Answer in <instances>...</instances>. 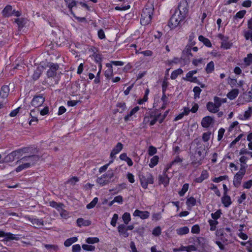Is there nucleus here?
Returning <instances> with one entry per match:
<instances>
[{"label":"nucleus","instance_id":"ddd939ff","mask_svg":"<svg viewBox=\"0 0 252 252\" xmlns=\"http://www.w3.org/2000/svg\"><path fill=\"white\" fill-rule=\"evenodd\" d=\"M10 89L8 86L3 85L0 90V97L1 98H6L9 95Z\"/></svg>","mask_w":252,"mask_h":252},{"label":"nucleus","instance_id":"f704fd0d","mask_svg":"<svg viewBox=\"0 0 252 252\" xmlns=\"http://www.w3.org/2000/svg\"><path fill=\"white\" fill-rule=\"evenodd\" d=\"M244 62L246 66H249L252 63V54L247 55V57L244 59Z\"/></svg>","mask_w":252,"mask_h":252},{"label":"nucleus","instance_id":"7c9ffc66","mask_svg":"<svg viewBox=\"0 0 252 252\" xmlns=\"http://www.w3.org/2000/svg\"><path fill=\"white\" fill-rule=\"evenodd\" d=\"M78 239L76 237H71L66 240L64 243V245L65 247H69L73 243L76 242Z\"/></svg>","mask_w":252,"mask_h":252},{"label":"nucleus","instance_id":"0eeeda50","mask_svg":"<svg viewBox=\"0 0 252 252\" xmlns=\"http://www.w3.org/2000/svg\"><path fill=\"white\" fill-rule=\"evenodd\" d=\"M245 173V167L241 165L239 171H238L234 177L233 185L236 188H238L240 186L242 180Z\"/></svg>","mask_w":252,"mask_h":252},{"label":"nucleus","instance_id":"69168bd1","mask_svg":"<svg viewBox=\"0 0 252 252\" xmlns=\"http://www.w3.org/2000/svg\"><path fill=\"white\" fill-rule=\"evenodd\" d=\"M191 231L192 233L198 234L200 232V227L198 225H194L192 228Z\"/></svg>","mask_w":252,"mask_h":252},{"label":"nucleus","instance_id":"ea45409f","mask_svg":"<svg viewBox=\"0 0 252 252\" xmlns=\"http://www.w3.org/2000/svg\"><path fill=\"white\" fill-rule=\"evenodd\" d=\"M209 225H210V230L211 231H214L216 229V225L218 224V221L216 220H210L209 221Z\"/></svg>","mask_w":252,"mask_h":252},{"label":"nucleus","instance_id":"6ab92c4d","mask_svg":"<svg viewBox=\"0 0 252 252\" xmlns=\"http://www.w3.org/2000/svg\"><path fill=\"white\" fill-rule=\"evenodd\" d=\"M206 107H207V110L209 112L213 113H216L217 112H218L219 111V109H218L216 104H215L212 102H210V101L208 102L207 103Z\"/></svg>","mask_w":252,"mask_h":252},{"label":"nucleus","instance_id":"09e8293b","mask_svg":"<svg viewBox=\"0 0 252 252\" xmlns=\"http://www.w3.org/2000/svg\"><path fill=\"white\" fill-rule=\"evenodd\" d=\"M221 214V210H218L214 213L211 214V217L214 220H217L220 217V215Z\"/></svg>","mask_w":252,"mask_h":252},{"label":"nucleus","instance_id":"393cba45","mask_svg":"<svg viewBox=\"0 0 252 252\" xmlns=\"http://www.w3.org/2000/svg\"><path fill=\"white\" fill-rule=\"evenodd\" d=\"M189 231V228L187 226H184L176 230L177 234L181 236L188 234Z\"/></svg>","mask_w":252,"mask_h":252},{"label":"nucleus","instance_id":"052dcab7","mask_svg":"<svg viewBox=\"0 0 252 252\" xmlns=\"http://www.w3.org/2000/svg\"><path fill=\"white\" fill-rule=\"evenodd\" d=\"M244 37L246 40L252 39V32L250 31H245L244 32Z\"/></svg>","mask_w":252,"mask_h":252},{"label":"nucleus","instance_id":"58836bf2","mask_svg":"<svg viewBox=\"0 0 252 252\" xmlns=\"http://www.w3.org/2000/svg\"><path fill=\"white\" fill-rule=\"evenodd\" d=\"M50 205L51 207L57 209L58 211H60L63 206V204L58 203L54 201H51L50 202Z\"/></svg>","mask_w":252,"mask_h":252},{"label":"nucleus","instance_id":"37998d69","mask_svg":"<svg viewBox=\"0 0 252 252\" xmlns=\"http://www.w3.org/2000/svg\"><path fill=\"white\" fill-rule=\"evenodd\" d=\"M161 233V229L160 226L156 227L152 231V234L156 237L159 236Z\"/></svg>","mask_w":252,"mask_h":252},{"label":"nucleus","instance_id":"49530a36","mask_svg":"<svg viewBox=\"0 0 252 252\" xmlns=\"http://www.w3.org/2000/svg\"><path fill=\"white\" fill-rule=\"evenodd\" d=\"M193 91L194 93V98H199L200 93L202 91L201 89L199 87L196 86L194 87Z\"/></svg>","mask_w":252,"mask_h":252},{"label":"nucleus","instance_id":"8fccbe9b","mask_svg":"<svg viewBox=\"0 0 252 252\" xmlns=\"http://www.w3.org/2000/svg\"><path fill=\"white\" fill-rule=\"evenodd\" d=\"M103 175L108 178V179L109 180H112L111 179L113 178L114 176V173L113 172V170L112 169H109L108 170L106 173L103 174Z\"/></svg>","mask_w":252,"mask_h":252},{"label":"nucleus","instance_id":"5701e85b","mask_svg":"<svg viewBox=\"0 0 252 252\" xmlns=\"http://www.w3.org/2000/svg\"><path fill=\"white\" fill-rule=\"evenodd\" d=\"M77 225L79 227L82 226H89L91 224V221L89 220H85L82 218H79L77 220Z\"/></svg>","mask_w":252,"mask_h":252},{"label":"nucleus","instance_id":"20e7f679","mask_svg":"<svg viewBox=\"0 0 252 252\" xmlns=\"http://www.w3.org/2000/svg\"><path fill=\"white\" fill-rule=\"evenodd\" d=\"M138 176L141 186L144 189L147 188L148 184H153L154 182V177L150 172H141Z\"/></svg>","mask_w":252,"mask_h":252},{"label":"nucleus","instance_id":"dca6fc26","mask_svg":"<svg viewBox=\"0 0 252 252\" xmlns=\"http://www.w3.org/2000/svg\"><path fill=\"white\" fill-rule=\"evenodd\" d=\"M118 231L120 235H122L125 238H127L129 236L128 233L127 232V230L126 228L125 224L119 225L118 227Z\"/></svg>","mask_w":252,"mask_h":252},{"label":"nucleus","instance_id":"4c0bfd02","mask_svg":"<svg viewBox=\"0 0 252 252\" xmlns=\"http://www.w3.org/2000/svg\"><path fill=\"white\" fill-rule=\"evenodd\" d=\"M122 219L125 224H127L130 221V215L129 213H125L122 217Z\"/></svg>","mask_w":252,"mask_h":252},{"label":"nucleus","instance_id":"6e6d98bb","mask_svg":"<svg viewBox=\"0 0 252 252\" xmlns=\"http://www.w3.org/2000/svg\"><path fill=\"white\" fill-rule=\"evenodd\" d=\"M82 248L83 250H84L85 251H88L92 252V251H94L95 249L94 246H92V245L84 244L82 245Z\"/></svg>","mask_w":252,"mask_h":252},{"label":"nucleus","instance_id":"9b49d317","mask_svg":"<svg viewBox=\"0 0 252 252\" xmlns=\"http://www.w3.org/2000/svg\"><path fill=\"white\" fill-rule=\"evenodd\" d=\"M170 179L166 173L163 172L162 175H159L158 177V184H163L164 187H167L169 183Z\"/></svg>","mask_w":252,"mask_h":252},{"label":"nucleus","instance_id":"c756f323","mask_svg":"<svg viewBox=\"0 0 252 252\" xmlns=\"http://www.w3.org/2000/svg\"><path fill=\"white\" fill-rule=\"evenodd\" d=\"M29 220L32 224L36 225L38 226H43L44 225V221L42 219H30Z\"/></svg>","mask_w":252,"mask_h":252},{"label":"nucleus","instance_id":"f3484780","mask_svg":"<svg viewBox=\"0 0 252 252\" xmlns=\"http://www.w3.org/2000/svg\"><path fill=\"white\" fill-rule=\"evenodd\" d=\"M221 202L225 207H228L232 204L231 198L227 194H223L221 197Z\"/></svg>","mask_w":252,"mask_h":252},{"label":"nucleus","instance_id":"f257e3e1","mask_svg":"<svg viewBox=\"0 0 252 252\" xmlns=\"http://www.w3.org/2000/svg\"><path fill=\"white\" fill-rule=\"evenodd\" d=\"M189 6L187 0H182L170 19L169 27L173 29L181 25L182 22L188 15Z\"/></svg>","mask_w":252,"mask_h":252},{"label":"nucleus","instance_id":"c03bdc74","mask_svg":"<svg viewBox=\"0 0 252 252\" xmlns=\"http://www.w3.org/2000/svg\"><path fill=\"white\" fill-rule=\"evenodd\" d=\"M98 202V198L95 197L94 199L87 205V208L88 209L94 208Z\"/></svg>","mask_w":252,"mask_h":252},{"label":"nucleus","instance_id":"9d476101","mask_svg":"<svg viewBox=\"0 0 252 252\" xmlns=\"http://www.w3.org/2000/svg\"><path fill=\"white\" fill-rule=\"evenodd\" d=\"M45 101V98L42 95H35L31 101V105L35 108L42 105Z\"/></svg>","mask_w":252,"mask_h":252},{"label":"nucleus","instance_id":"e2e57ef3","mask_svg":"<svg viewBox=\"0 0 252 252\" xmlns=\"http://www.w3.org/2000/svg\"><path fill=\"white\" fill-rule=\"evenodd\" d=\"M225 132V129L223 128H221L218 131V140L220 141L223 137V135Z\"/></svg>","mask_w":252,"mask_h":252},{"label":"nucleus","instance_id":"bb28decb","mask_svg":"<svg viewBox=\"0 0 252 252\" xmlns=\"http://www.w3.org/2000/svg\"><path fill=\"white\" fill-rule=\"evenodd\" d=\"M196 199L193 197H190L188 198H187L186 201V204L189 208V209H190L191 207L192 206H194L196 205Z\"/></svg>","mask_w":252,"mask_h":252},{"label":"nucleus","instance_id":"e433bc0d","mask_svg":"<svg viewBox=\"0 0 252 252\" xmlns=\"http://www.w3.org/2000/svg\"><path fill=\"white\" fill-rule=\"evenodd\" d=\"M189 187V184H185L183 187L182 189L178 192V193L180 196H183L185 193L188 191Z\"/></svg>","mask_w":252,"mask_h":252},{"label":"nucleus","instance_id":"2f4dec72","mask_svg":"<svg viewBox=\"0 0 252 252\" xmlns=\"http://www.w3.org/2000/svg\"><path fill=\"white\" fill-rule=\"evenodd\" d=\"M42 74V70L38 67L34 71L32 75V78L34 80H37Z\"/></svg>","mask_w":252,"mask_h":252},{"label":"nucleus","instance_id":"a19ab883","mask_svg":"<svg viewBox=\"0 0 252 252\" xmlns=\"http://www.w3.org/2000/svg\"><path fill=\"white\" fill-rule=\"evenodd\" d=\"M123 145L121 142H118L112 151L116 154H118L123 149Z\"/></svg>","mask_w":252,"mask_h":252},{"label":"nucleus","instance_id":"72a5a7b5","mask_svg":"<svg viewBox=\"0 0 252 252\" xmlns=\"http://www.w3.org/2000/svg\"><path fill=\"white\" fill-rule=\"evenodd\" d=\"M205 70L207 73H210L214 71V63L213 61H211L207 64Z\"/></svg>","mask_w":252,"mask_h":252},{"label":"nucleus","instance_id":"7ed1b4c3","mask_svg":"<svg viewBox=\"0 0 252 252\" xmlns=\"http://www.w3.org/2000/svg\"><path fill=\"white\" fill-rule=\"evenodd\" d=\"M154 12V6L152 4H147L142 10L140 23L145 26L150 23Z\"/></svg>","mask_w":252,"mask_h":252},{"label":"nucleus","instance_id":"1a4fd4ad","mask_svg":"<svg viewBox=\"0 0 252 252\" xmlns=\"http://www.w3.org/2000/svg\"><path fill=\"white\" fill-rule=\"evenodd\" d=\"M216 235L222 243L227 244V242L232 236V234L224 232L223 229H217L216 231Z\"/></svg>","mask_w":252,"mask_h":252},{"label":"nucleus","instance_id":"3c124183","mask_svg":"<svg viewBox=\"0 0 252 252\" xmlns=\"http://www.w3.org/2000/svg\"><path fill=\"white\" fill-rule=\"evenodd\" d=\"M148 152L150 156H152L157 153V150L155 147L150 146L149 147Z\"/></svg>","mask_w":252,"mask_h":252},{"label":"nucleus","instance_id":"a18cd8bd","mask_svg":"<svg viewBox=\"0 0 252 252\" xmlns=\"http://www.w3.org/2000/svg\"><path fill=\"white\" fill-rule=\"evenodd\" d=\"M99 241V239L97 237H89L86 240V243L91 244L98 243Z\"/></svg>","mask_w":252,"mask_h":252},{"label":"nucleus","instance_id":"5fc2aeb1","mask_svg":"<svg viewBox=\"0 0 252 252\" xmlns=\"http://www.w3.org/2000/svg\"><path fill=\"white\" fill-rule=\"evenodd\" d=\"M228 179V176L226 175L220 176L219 177H216L213 179V181L215 183H219L224 180Z\"/></svg>","mask_w":252,"mask_h":252},{"label":"nucleus","instance_id":"423d86ee","mask_svg":"<svg viewBox=\"0 0 252 252\" xmlns=\"http://www.w3.org/2000/svg\"><path fill=\"white\" fill-rule=\"evenodd\" d=\"M39 156L36 155L25 156L17 160L16 163L18 164L25 162L27 163H30V167H31L32 166L34 165L39 160Z\"/></svg>","mask_w":252,"mask_h":252},{"label":"nucleus","instance_id":"c85d7f7f","mask_svg":"<svg viewBox=\"0 0 252 252\" xmlns=\"http://www.w3.org/2000/svg\"><path fill=\"white\" fill-rule=\"evenodd\" d=\"M159 160V157L158 156H154L150 160V163L149 164V166L151 168H153L156 165L158 164Z\"/></svg>","mask_w":252,"mask_h":252},{"label":"nucleus","instance_id":"bf43d9fd","mask_svg":"<svg viewBox=\"0 0 252 252\" xmlns=\"http://www.w3.org/2000/svg\"><path fill=\"white\" fill-rule=\"evenodd\" d=\"M5 239L7 240H17L18 238L16 237V235L12 234L11 233H7V235L5 237Z\"/></svg>","mask_w":252,"mask_h":252},{"label":"nucleus","instance_id":"6e6552de","mask_svg":"<svg viewBox=\"0 0 252 252\" xmlns=\"http://www.w3.org/2000/svg\"><path fill=\"white\" fill-rule=\"evenodd\" d=\"M47 67L49 68L47 71L46 75L48 78H54L57 75V71L59 68L58 63H48L47 64Z\"/></svg>","mask_w":252,"mask_h":252},{"label":"nucleus","instance_id":"412c9836","mask_svg":"<svg viewBox=\"0 0 252 252\" xmlns=\"http://www.w3.org/2000/svg\"><path fill=\"white\" fill-rule=\"evenodd\" d=\"M239 94V90L234 89L227 94V97L230 100L234 99Z\"/></svg>","mask_w":252,"mask_h":252},{"label":"nucleus","instance_id":"4468645a","mask_svg":"<svg viewBox=\"0 0 252 252\" xmlns=\"http://www.w3.org/2000/svg\"><path fill=\"white\" fill-rule=\"evenodd\" d=\"M214 122V119L210 116L204 117L201 121V126L203 127H208Z\"/></svg>","mask_w":252,"mask_h":252},{"label":"nucleus","instance_id":"39448f33","mask_svg":"<svg viewBox=\"0 0 252 252\" xmlns=\"http://www.w3.org/2000/svg\"><path fill=\"white\" fill-rule=\"evenodd\" d=\"M29 150L28 148H25L23 149H18L10 153L7 155L2 161L0 162H10L14 160L16 158H19L23 153H28Z\"/></svg>","mask_w":252,"mask_h":252},{"label":"nucleus","instance_id":"680f3d73","mask_svg":"<svg viewBox=\"0 0 252 252\" xmlns=\"http://www.w3.org/2000/svg\"><path fill=\"white\" fill-rule=\"evenodd\" d=\"M118 219V215L117 214H114L113 216V218L111 220V224L113 226H114V227L116 226L117 221Z\"/></svg>","mask_w":252,"mask_h":252},{"label":"nucleus","instance_id":"338daca9","mask_svg":"<svg viewBox=\"0 0 252 252\" xmlns=\"http://www.w3.org/2000/svg\"><path fill=\"white\" fill-rule=\"evenodd\" d=\"M252 186V180H249L248 181L245 182L243 184V188L244 189H249Z\"/></svg>","mask_w":252,"mask_h":252},{"label":"nucleus","instance_id":"473e14b6","mask_svg":"<svg viewBox=\"0 0 252 252\" xmlns=\"http://www.w3.org/2000/svg\"><path fill=\"white\" fill-rule=\"evenodd\" d=\"M183 73V70L181 68H178L172 72L170 77L172 79H175L179 75L182 74Z\"/></svg>","mask_w":252,"mask_h":252},{"label":"nucleus","instance_id":"aec40b11","mask_svg":"<svg viewBox=\"0 0 252 252\" xmlns=\"http://www.w3.org/2000/svg\"><path fill=\"white\" fill-rule=\"evenodd\" d=\"M208 173L206 170H203L201 172L200 177L195 179V181L196 183H200L202 182L204 180L208 178Z\"/></svg>","mask_w":252,"mask_h":252},{"label":"nucleus","instance_id":"f03ea898","mask_svg":"<svg viewBox=\"0 0 252 252\" xmlns=\"http://www.w3.org/2000/svg\"><path fill=\"white\" fill-rule=\"evenodd\" d=\"M196 144L194 154L197 155L198 157L195 158V156H192L191 158L192 162L191 163L194 167H197L202 164V160L206 156L207 150L205 145L201 142L199 141L197 139H195L193 144Z\"/></svg>","mask_w":252,"mask_h":252},{"label":"nucleus","instance_id":"864d4df0","mask_svg":"<svg viewBox=\"0 0 252 252\" xmlns=\"http://www.w3.org/2000/svg\"><path fill=\"white\" fill-rule=\"evenodd\" d=\"M60 213L61 216L64 219H67L69 217V214L67 211L63 209L62 208L59 211Z\"/></svg>","mask_w":252,"mask_h":252},{"label":"nucleus","instance_id":"603ef678","mask_svg":"<svg viewBox=\"0 0 252 252\" xmlns=\"http://www.w3.org/2000/svg\"><path fill=\"white\" fill-rule=\"evenodd\" d=\"M34 112H36V110L35 109H33L31 111L30 116H31L32 119L30 120L29 122V124L30 125H31L33 122H35L37 123L38 121L37 118L33 115V113H34Z\"/></svg>","mask_w":252,"mask_h":252},{"label":"nucleus","instance_id":"de8ad7c7","mask_svg":"<svg viewBox=\"0 0 252 252\" xmlns=\"http://www.w3.org/2000/svg\"><path fill=\"white\" fill-rule=\"evenodd\" d=\"M246 13V11L245 10L239 11L234 16V19H236L237 18L242 19L244 17V16H245Z\"/></svg>","mask_w":252,"mask_h":252},{"label":"nucleus","instance_id":"774afa93","mask_svg":"<svg viewBox=\"0 0 252 252\" xmlns=\"http://www.w3.org/2000/svg\"><path fill=\"white\" fill-rule=\"evenodd\" d=\"M81 247L79 244H76L72 246V252H80Z\"/></svg>","mask_w":252,"mask_h":252},{"label":"nucleus","instance_id":"f8f14e48","mask_svg":"<svg viewBox=\"0 0 252 252\" xmlns=\"http://www.w3.org/2000/svg\"><path fill=\"white\" fill-rule=\"evenodd\" d=\"M134 216L139 217L141 219H146L149 217L150 213L148 211H142L136 209L133 213Z\"/></svg>","mask_w":252,"mask_h":252},{"label":"nucleus","instance_id":"79ce46f5","mask_svg":"<svg viewBox=\"0 0 252 252\" xmlns=\"http://www.w3.org/2000/svg\"><path fill=\"white\" fill-rule=\"evenodd\" d=\"M117 107L121 109L117 110V112L122 113L126 109V104L125 102H119L117 104Z\"/></svg>","mask_w":252,"mask_h":252},{"label":"nucleus","instance_id":"2eb2a0df","mask_svg":"<svg viewBox=\"0 0 252 252\" xmlns=\"http://www.w3.org/2000/svg\"><path fill=\"white\" fill-rule=\"evenodd\" d=\"M13 12H14V10H12V6L7 5L3 9L2 13L4 17H8L14 14Z\"/></svg>","mask_w":252,"mask_h":252},{"label":"nucleus","instance_id":"13d9d810","mask_svg":"<svg viewBox=\"0 0 252 252\" xmlns=\"http://www.w3.org/2000/svg\"><path fill=\"white\" fill-rule=\"evenodd\" d=\"M252 109L251 107H249V109L245 111L244 117V119H248L252 115Z\"/></svg>","mask_w":252,"mask_h":252},{"label":"nucleus","instance_id":"4d7b16f0","mask_svg":"<svg viewBox=\"0 0 252 252\" xmlns=\"http://www.w3.org/2000/svg\"><path fill=\"white\" fill-rule=\"evenodd\" d=\"M214 104H216L218 109H219L221 105V98L218 96H215L214 97Z\"/></svg>","mask_w":252,"mask_h":252},{"label":"nucleus","instance_id":"4be33fe9","mask_svg":"<svg viewBox=\"0 0 252 252\" xmlns=\"http://www.w3.org/2000/svg\"><path fill=\"white\" fill-rule=\"evenodd\" d=\"M106 66L108 69L105 71V76L108 79L112 77L113 74L112 63H106Z\"/></svg>","mask_w":252,"mask_h":252},{"label":"nucleus","instance_id":"a211bd4d","mask_svg":"<svg viewBox=\"0 0 252 252\" xmlns=\"http://www.w3.org/2000/svg\"><path fill=\"white\" fill-rule=\"evenodd\" d=\"M112 181V180H109L108 178L105 177L103 175H102L100 177H98L96 180L97 183L101 186H105Z\"/></svg>","mask_w":252,"mask_h":252},{"label":"nucleus","instance_id":"a878e982","mask_svg":"<svg viewBox=\"0 0 252 252\" xmlns=\"http://www.w3.org/2000/svg\"><path fill=\"white\" fill-rule=\"evenodd\" d=\"M198 39L200 41L203 42L207 47H211L212 46V44L210 40L208 38L204 37L203 35H199Z\"/></svg>","mask_w":252,"mask_h":252},{"label":"nucleus","instance_id":"c9c22d12","mask_svg":"<svg viewBox=\"0 0 252 252\" xmlns=\"http://www.w3.org/2000/svg\"><path fill=\"white\" fill-rule=\"evenodd\" d=\"M76 3L77 2L75 0H73L71 1L66 3L69 10V12L73 16H74V13L72 10V8L76 5Z\"/></svg>","mask_w":252,"mask_h":252},{"label":"nucleus","instance_id":"cd10ccee","mask_svg":"<svg viewBox=\"0 0 252 252\" xmlns=\"http://www.w3.org/2000/svg\"><path fill=\"white\" fill-rule=\"evenodd\" d=\"M21 163L20 165H19L15 169V171L17 172H20L21 171L27 169L30 167V163H27L26 162H21Z\"/></svg>","mask_w":252,"mask_h":252},{"label":"nucleus","instance_id":"0e129e2a","mask_svg":"<svg viewBox=\"0 0 252 252\" xmlns=\"http://www.w3.org/2000/svg\"><path fill=\"white\" fill-rule=\"evenodd\" d=\"M45 247L48 250H53L55 251L59 249L58 246L55 245L46 244Z\"/></svg>","mask_w":252,"mask_h":252},{"label":"nucleus","instance_id":"b1692460","mask_svg":"<svg viewBox=\"0 0 252 252\" xmlns=\"http://www.w3.org/2000/svg\"><path fill=\"white\" fill-rule=\"evenodd\" d=\"M139 110L138 106H136L133 108L130 112L124 117V120L125 122H128L129 120V118L135 113H136Z\"/></svg>","mask_w":252,"mask_h":252}]
</instances>
